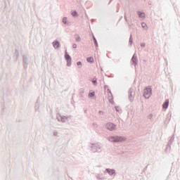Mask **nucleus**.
<instances>
[{
  "label": "nucleus",
  "instance_id": "1",
  "mask_svg": "<svg viewBox=\"0 0 180 180\" xmlns=\"http://www.w3.org/2000/svg\"><path fill=\"white\" fill-rule=\"evenodd\" d=\"M109 141L111 143H122V141H126L124 136H112L108 138Z\"/></svg>",
  "mask_w": 180,
  "mask_h": 180
},
{
  "label": "nucleus",
  "instance_id": "2",
  "mask_svg": "<svg viewBox=\"0 0 180 180\" xmlns=\"http://www.w3.org/2000/svg\"><path fill=\"white\" fill-rule=\"evenodd\" d=\"M90 148L92 153H102V144L101 143H91Z\"/></svg>",
  "mask_w": 180,
  "mask_h": 180
},
{
  "label": "nucleus",
  "instance_id": "3",
  "mask_svg": "<svg viewBox=\"0 0 180 180\" xmlns=\"http://www.w3.org/2000/svg\"><path fill=\"white\" fill-rule=\"evenodd\" d=\"M151 95H153V89H151V87H146L143 89V94L144 98H146V99H150V96H151Z\"/></svg>",
  "mask_w": 180,
  "mask_h": 180
},
{
  "label": "nucleus",
  "instance_id": "4",
  "mask_svg": "<svg viewBox=\"0 0 180 180\" xmlns=\"http://www.w3.org/2000/svg\"><path fill=\"white\" fill-rule=\"evenodd\" d=\"M65 60H66V65L67 67H71L72 64V58H71V56L68 54V52L67 50L65 51Z\"/></svg>",
  "mask_w": 180,
  "mask_h": 180
},
{
  "label": "nucleus",
  "instance_id": "5",
  "mask_svg": "<svg viewBox=\"0 0 180 180\" xmlns=\"http://www.w3.org/2000/svg\"><path fill=\"white\" fill-rule=\"evenodd\" d=\"M105 128L107 129V130H109L110 131H113L116 130V124L113 122H108L105 124Z\"/></svg>",
  "mask_w": 180,
  "mask_h": 180
},
{
  "label": "nucleus",
  "instance_id": "6",
  "mask_svg": "<svg viewBox=\"0 0 180 180\" xmlns=\"http://www.w3.org/2000/svg\"><path fill=\"white\" fill-rule=\"evenodd\" d=\"M135 95H136V93L134 92V89H133V88H130L129 91V99L130 102H133V101H134Z\"/></svg>",
  "mask_w": 180,
  "mask_h": 180
},
{
  "label": "nucleus",
  "instance_id": "7",
  "mask_svg": "<svg viewBox=\"0 0 180 180\" xmlns=\"http://www.w3.org/2000/svg\"><path fill=\"white\" fill-rule=\"evenodd\" d=\"M104 172H106L107 174H108L110 176H115V175H116V170L115 169L106 168Z\"/></svg>",
  "mask_w": 180,
  "mask_h": 180
},
{
  "label": "nucleus",
  "instance_id": "8",
  "mask_svg": "<svg viewBox=\"0 0 180 180\" xmlns=\"http://www.w3.org/2000/svg\"><path fill=\"white\" fill-rule=\"evenodd\" d=\"M131 63L132 65H134V67L139 64V59L137 58V55L136 53L133 55L131 59Z\"/></svg>",
  "mask_w": 180,
  "mask_h": 180
},
{
  "label": "nucleus",
  "instance_id": "9",
  "mask_svg": "<svg viewBox=\"0 0 180 180\" xmlns=\"http://www.w3.org/2000/svg\"><path fill=\"white\" fill-rule=\"evenodd\" d=\"M22 63L24 65V68H27V65H29V58H27L26 56H22Z\"/></svg>",
  "mask_w": 180,
  "mask_h": 180
},
{
  "label": "nucleus",
  "instance_id": "10",
  "mask_svg": "<svg viewBox=\"0 0 180 180\" xmlns=\"http://www.w3.org/2000/svg\"><path fill=\"white\" fill-rule=\"evenodd\" d=\"M175 140V136L172 135L171 139H169V141L167 143V147H166V150H171V144H172V143H174V141Z\"/></svg>",
  "mask_w": 180,
  "mask_h": 180
},
{
  "label": "nucleus",
  "instance_id": "11",
  "mask_svg": "<svg viewBox=\"0 0 180 180\" xmlns=\"http://www.w3.org/2000/svg\"><path fill=\"white\" fill-rule=\"evenodd\" d=\"M60 119L58 118V117H57L58 122H62V123H65V120H67L69 117H71V115L67 117L65 115H60Z\"/></svg>",
  "mask_w": 180,
  "mask_h": 180
},
{
  "label": "nucleus",
  "instance_id": "12",
  "mask_svg": "<svg viewBox=\"0 0 180 180\" xmlns=\"http://www.w3.org/2000/svg\"><path fill=\"white\" fill-rule=\"evenodd\" d=\"M52 45L55 49H60L61 47V44L57 39L53 41Z\"/></svg>",
  "mask_w": 180,
  "mask_h": 180
},
{
  "label": "nucleus",
  "instance_id": "13",
  "mask_svg": "<svg viewBox=\"0 0 180 180\" xmlns=\"http://www.w3.org/2000/svg\"><path fill=\"white\" fill-rule=\"evenodd\" d=\"M79 96L82 101H85V89L84 88L79 89Z\"/></svg>",
  "mask_w": 180,
  "mask_h": 180
},
{
  "label": "nucleus",
  "instance_id": "14",
  "mask_svg": "<svg viewBox=\"0 0 180 180\" xmlns=\"http://www.w3.org/2000/svg\"><path fill=\"white\" fill-rule=\"evenodd\" d=\"M168 106H169V100L166 99L165 101L162 104L163 109H168Z\"/></svg>",
  "mask_w": 180,
  "mask_h": 180
},
{
  "label": "nucleus",
  "instance_id": "15",
  "mask_svg": "<svg viewBox=\"0 0 180 180\" xmlns=\"http://www.w3.org/2000/svg\"><path fill=\"white\" fill-rule=\"evenodd\" d=\"M40 109V97H39L35 103V110Z\"/></svg>",
  "mask_w": 180,
  "mask_h": 180
},
{
  "label": "nucleus",
  "instance_id": "16",
  "mask_svg": "<svg viewBox=\"0 0 180 180\" xmlns=\"http://www.w3.org/2000/svg\"><path fill=\"white\" fill-rule=\"evenodd\" d=\"M108 91L111 95L108 96V101L110 103H115V101H113V95L112 94V91H110V89H108Z\"/></svg>",
  "mask_w": 180,
  "mask_h": 180
},
{
  "label": "nucleus",
  "instance_id": "17",
  "mask_svg": "<svg viewBox=\"0 0 180 180\" xmlns=\"http://www.w3.org/2000/svg\"><path fill=\"white\" fill-rule=\"evenodd\" d=\"M137 15L141 19H144L146 18V13L144 12L137 11Z\"/></svg>",
  "mask_w": 180,
  "mask_h": 180
},
{
  "label": "nucleus",
  "instance_id": "18",
  "mask_svg": "<svg viewBox=\"0 0 180 180\" xmlns=\"http://www.w3.org/2000/svg\"><path fill=\"white\" fill-rule=\"evenodd\" d=\"M92 39H93V41L94 43V45L96 47H98V41L96 40V38L95 37V35H92Z\"/></svg>",
  "mask_w": 180,
  "mask_h": 180
},
{
  "label": "nucleus",
  "instance_id": "19",
  "mask_svg": "<svg viewBox=\"0 0 180 180\" xmlns=\"http://www.w3.org/2000/svg\"><path fill=\"white\" fill-rule=\"evenodd\" d=\"M71 15L73 18H77L78 17V13L77 12V11H73L71 12Z\"/></svg>",
  "mask_w": 180,
  "mask_h": 180
},
{
  "label": "nucleus",
  "instance_id": "20",
  "mask_svg": "<svg viewBox=\"0 0 180 180\" xmlns=\"http://www.w3.org/2000/svg\"><path fill=\"white\" fill-rule=\"evenodd\" d=\"M86 61L87 63H94V57L92 56L88 57L86 58Z\"/></svg>",
  "mask_w": 180,
  "mask_h": 180
},
{
  "label": "nucleus",
  "instance_id": "21",
  "mask_svg": "<svg viewBox=\"0 0 180 180\" xmlns=\"http://www.w3.org/2000/svg\"><path fill=\"white\" fill-rule=\"evenodd\" d=\"M91 82H92L93 85H94L95 86H96V85H98V79L96 78H94L91 80Z\"/></svg>",
  "mask_w": 180,
  "mask_h": 180
},
{
  "label": "nucleus",
  "instance_id": "22",
  "mask_svg": "<svg viewBox=\"0 0 180 180\" xmlns=\"http://www.w3.org/2000/svg\"><path fill=\"white\" fill-rule=\"evenodd\" d=\"M129 44L130 46H133V35L131 34L129 37Z\"/></svg>",
  "mask_w": 180,
  "mask_h": 180
},
{
  "label": "nucleus",
  "instance_id": "23",
  "mask_svg": "<svg viewBox=\"0 0 180 180\" xmlns=\"http://www.w3.org/2000/svg\"><path fill=\"white\" fill-rule=\"evenodd\" d=\"M115 109L116 112H117L118 113H122V108H120V107L115 106Z\"/></svg>",
  "mask_w": 180,
  "mask_h": 180
},
{
  "label": "nucleus",
  "instance_id": "24",
  "mask_svg": "<svg viewBox=\"0 0 180 180\" xmlns=\"http://www.w3.org/2000/svg\"><path fill=\"white\" fill-rule=\"evenodd\" d=\"M141 26L143 29H145V30H147V29H148V27H147V24L146 22H142Z\"/></svg>",
  "mask_w": 180,
  "mask_h": 180
},
{
  "label": "nucleus",
  "instance_id": "25",
  "mask_svg": "<svg viewBox=\"0 0 180 180\" xmlns=\"http://www.w3.org/2000/svg\"><path fill=\"white\" fill-rule=\"evenodd\" d=\"M94 96H95V91H90L89 93V98H94Z\"/></svg>",
  "mask_w": 180,
  "mask_h": 180
},
{
  "label": "nucleus",
  "instance_id": "26",
  "mask_svg": "<svg viewBox=\"0 0 180 180\" xmlns=\"http://www.w3.org/2000/svg\"><path fill=\"white\" fill-rule=\"evenodd\" d=\"M75 40L76 41H81V37H79V35L77 34L75 35Z\"/></svg>",
  "mask_w": 180,
  "mask_h": 180
},
{
  "label": "nucleus",
  "instance_id": "27",
  "mask_svg": "<svg viewBox=\"0 0 180 180\" xmlns=\"http://www.w3.org/2000/svg\"><path fill=\"white\" fill-rule=\"evenodd\" d=\"M15 56L18 60L19 58V51L18 49H15Z\"/></svg>",
  "mask_w": 180,
  "mask_h": 180
},
{
  "label": "nucleus",
  "instance_id": "28",
  "mask_svg": "<svg viewBox=\"0 0 180 180\" xmlns=\"http://www.w3.org/2000/svg\"><path fill=\"white\" fill-rule=\"evenodd\" d=\"M62 22H63V23H64V25H68V23L67 22V17H64L63 18Z\"/></svg>",
  "mask_w": 180,
  "mask_h": 180
},
{
  "label": "nucleus",
  "instance_id": "29",
  "mask_svg": "<svg viewBox=\"0 0 180 180\" xmlns=\"http://www.w3.org/2000/svg\"><path fill=\"white\" fill-rule=\"evenodd\" d=\"M96 177L97 179H98V180H103V179H105V177H101V175H99V174H97V175L96 176Z\"/></svg>",
  "mask_w": 180,
  "mask_h": 180
},
{
  "label": "nucleus",
  "instance_id": "30",
  "mask_svg": "<svg viewBox=\"0 0 180 180\" xmlns=\"http://www.w3.org/2000/svg\"><path fill=\"white\" fill-rule=\"evenodd\" d=\"M77 65L79 67V68H81V67H82V62L78 61L77 63Z\"/></svg>",
  "mask_w": 180,
  "mask_h": 180
},
{
  "label": "nucleus",
  "instance_id": "31",
  "mask_svg": "<svg viewBox=\"0 0 180 180\" xmlns=\"http://www.w3.org/2000/svg\"><path fill=\"white\" fill-rule=\"evenodd\" d=\"M124 18L125 22H128V20H127V15H126V13H124Z\"/></svg>",
  "mask_w": 180,
  "mask_h": 180
},
{
  "label": "nucleus",
  "instance_id": "32",
  "mask_svg": "<svg viewBox=\"0 0 180 180\" xmlns=\"http://www.w3.org/2000/svg\"><path fill=\"white\" fill-rule=\"evenodd\" d=\"M148 119H153V114H149L148 115Z\"/></svg>",
  "mask_w": 180,
  "mask_h": 180
},
{
  "label": "nucleus",
  "instance_id": "33",
  "mask_svg": "<svg viewBox=\"0 0 180 180\" xmlns=\"http://www.w3.org/2000/svg\"><path fill=\"white\" fill-rule=\"evenodd\" d=\"M141 47H146V44L141 43Z\"/></svg>",
  "mask_w": 180,
  "mask_h": 180
},
{
  "label": "nucleus",
  "instance_id": "34",
  "mask_svg": "<svg viewBox=\"0 0 180 180\" xmlns=\"http://www.w3.org/2000/svg\"><path fill=\"white\" fill-rule=\"evenodd\" d=\"M72 48L73 49H77V44H73Z\"/></svg>",
  "mask_w": 180,
  "mask_h": 180
},
{
  "label": "nucleus",
  "instance_id": "35",
  "mask_svg": "<svg viewBox=\"0 0 180 180\" xmlns=\"http://www.w3.org/2000/svg\"><path fill=\"white\" fill-rule=\"evenodd\" d=\"M98 113H99L100 115H103V111L100 110V111L98 112Z\"/></svg>",
  "mask_w": 180,
  "mask_h": 180
},
{
  "label": "nucleus",
  "instance_id": "36",
  "mask_svg": "<svg viewBox=\"0 0 180 180\" xmlns=\"http://www.w3.org/2000/svg\"><path fill=\"white\" fill-rule=\"evenodd\" d=\"M53 136H57V132H53Z\"/></svg>",
  "mask_w": 180,
  "mask_h": 180
},
{
  "label": "nucleus",
  "instance_id": "37",
  "mask_svg": "<svg viewBox=\"0 0 180 180\" xmlns=\"http://www.w3.org/2000/svg\"><path fill=\"white\" fill-rule=\"evenodd\" d=\"M84 113H86V110H84Z\"/></svg>",
  "mask_w": 180,
  "mask_h": 180
},
{
  "label": "nucleus",
  "instance_id": "38",
  "mask_svg": "<svg viewBox=\"0 0 180 180\" xmlns=\"http://www.w3.org/2000/svg\"><path fill=\"white\" fill-rule=\"evenodd\" d=\"M4 106H2V110H4Z\"/></svg>",
  "mask_w": 180,
  "mask_h": 180
},
{
  "label": "nucleus",
  "instance_id": "39",
  "mask_svg": "<svg viewBox=\"0 0 180 180\" xmlns=\"http://www.w3.org/2000/svg\"><path fill=\"white\" fill-rule=\"evenodd\" d=\"M160 20H162V18H161Z\"/></svg>",
  "mask_w": 180,
  "mask_h": 180
}]
</instances>
